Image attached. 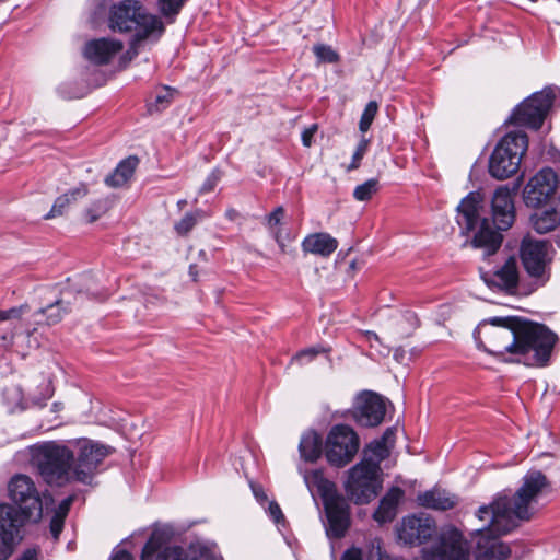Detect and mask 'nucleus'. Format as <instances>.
Segmentation results:
<instances>
[{"label": "nucleus", "mask_w": 560, "mask_h": 560, "mask_svg": "<svg viewBox=\"0 0 560 560\" xmlns=\"http://www.w3.org/2000/svg\"><path fill=\"white\" fill-rule=\"evenodd\" d=\"M299 452L302 459L308 463L316 462L323 453L322 436L315 431L305 432L301 436Z\"/></svg>", "instance_id": "a878e982"}, {"label": "nucleus", "mask_w": 560, "mask_h": 560, "mask_svg": "<svg viewBox=\"0 0 560 560\" xmlns=\"http://www.w3.org/2000/svg\"><path fill=\"white\" fill-rule=\"evenodd\" d=\"M338 248V241L326 232L308 234L302 242L304 253L329 257Z\"/></svg>", "instance_id": "4be33fe9"}, {"label": "nucleus", "mask_w": 560, "mask_h": 560, "mask_svg": "<svg viewBox=\"0 0 560 560\" xmlns=\"http://www.w3.org/2000/svg\"><path fill=\"white\" fill-rule=\"evenodd\" d=\"M397 326L401 328L399 332L400 338L409 337L419 326L418 316L411 311H406L397 320Z\"/></svg>", "instance_id": "473e14b6"}, {"label": "nucleus", "mask_w": 560, "mask_h": 560, "mask_svg": "<svg viewBox=\"0 0 560 560\" xmlns=\"http://www.w3.org/2000/svg\"><path fill=\"white\" fill-rule=\"evenodd\" d=\"M558 341L557 334L546 325L523 319L516 332L513 357L502 359V362L527 366H547Z\"/></svg>", "instance_id": "7ed1b4c3"}, {"label": "nucleus", "mask_w": 560, "mask_h": 560, "mask_svg": "<svg viewBox=\"0 0 560 560\" xmlns=\"http://www.w3.org/2000/svg\"><path fill=\"white\" fill-rule=\"evenodd\" d=\"M30 463L49 486L62 487L72 481L73 451L55 441L28 446Z\"/></svg>", "instance_id": "39448f33"}, {"label": "nucleus", "mask_w": 560, "mask_h": 560, "mask_svg": "<svg viewBox=\"0 0 560 560\" xmlns=\"http://www.w3.org/2000/svg\"><path fill=\"white\" fill-rule=\"evenodd\" d=\"M395 435V430L393 428H387L385 430V432L383 433V436L380 441H384V443L386 444V442L392 439L393 436Z\"/></svg>", "instance_id": "13d9d810"}, {"label": "nucleus", "mask_w": 560, "mask_h": 560, "mask_svg": "<svg viewBox=\"0 0 560 560\" xmlns=\"http://www.w3.org/2000/svg\"><path fill=\"white\" fill-rule=\"evenodd\" d=\"M284 217V209L282 207H277L268 217L267 221L269 226L278 225L281 223V220Z\"/></svg>", "instance_id": "3c124183"}, {"label": "nucleus", "mask_w": 560, "mask_h": 560, "mask_svg": "<svg viewBox=\"0 0 560 560\" xmlns=\"http://www.w3.org/2000/svg\"><path fill=\"white\" fill-rule=\"evenodd\" d=\"M388 456V450L384 441H373L371 442L366 450L364 451V457L371 458L373 463H377L380 466L381 462L384 460Z\"/></svg>", "instance_id": "e433bc0d"}, {"label": "nucleus", "mask_w": 560, "mask_h": 560, "mask_svg": "<svg viewBox=\"0 0 560 560\" xmlns=\"http://www.w3.org/2000/svg\"><path fill=\"white\" fill-rule=\"evenodd\" d=\"M555 98L556 94L551 88L533 93L513 109L510 122L538 130L552 107Z\"/></svg>", "instance_id": "9b49d317"}, {"label": "nucleus", "mask_w": 560, "mask_h": 560, "mask_svg": "<svg viewBox=\"0 0 560 560\" xmlns=\"http://www.w3.org/2000/svg\"><path fill=\"white\" fill-rule=\"evenodd\" d=\"M386 413V404L382 396L373 392L361 393L354 402L352 416L361 427L380 425Z\"/></svg>", "instance_id": "f3484780"}, {"label": "nucleus", "mask_w": 560, "mask_h": 560, "mask_svg": "<svg viewBox=\"0 0 560 560\" xmlns=\"http://www.w3.org/2000/svg\"><path fill=\"white\" fill-rule=\"evenodd\" d=\"M61 409H63L62 402H54L52 404V411L57 412V411H60Z\"/></svg>", "instance_id": "680f3d73"}, {"label": "nucleus", "mask_w": 560, "mask_h": 560, "mask_svg": "<svg viewBox=\"0 0 560 560\" xmlns=\"http://www.w3.org/2000/svg\"><path fill=\"white\" fill-rule=\"evenodd\" d=\"M495 282L499 287L511 290L516 288L518 283V267L514 256H510L504 265L493 273Z\"/></svg>", "instance_id": "c85d7f7f"}, {"label": "nucleus", "mask_w": 560, "mask_h": 560, "mask_svg": "<svg viewBox=\"0 0 560 560\" xmlns=\"http://www.w3.org/2000/svg\"><path fill=\"white\" fill-rule=\"evenodd\" d=\"M528 148V138L524 131L508 132L495 145L489 158V174L503 180L520 170L523 155Z\"/></svg>", "instance_id": "6e6552de"}, {"label": "nucleus", "mask_w": 560, "mask_h": 560, "mask_svg": "<svg viewBox=\"0 0 560 560\" xmlns=\"http://www.w3.org/2000/svg\"><path fill=\"white\" fill-rule=\"evenodd\" d=\"M202 215H203V212L201 210H196L195 212H187L175 224V231L180 236L187 235L194 229V226L197 224L198 220L202 218Z\"/></svg>", "instance_id": "c9c22d12"}, {"label": "nucleus", "mask_w": 560, "mask_h": 560, "mask_svg": "<svg viewBox=\"0 0 560 560\" xmlns=\"http://www.w3.org/2000/svg\"><path fill=\"white\" fill-rule=\"evenodd\" d=\"M89 194V188L85 184H80L79 186L69 189L63 195L59 196L50 211L44 217L46 220L56 218L58 215H62L66 209L77 200L85 197Z\"/></svg>", "instance_id": "393cba45"}, {"label": "nucleus", "mask_w": 560, "mask_h": 560, "mask_svg": "<svg viewBox=\"0 0 560 560\" xmlns=\"http://www.w3.org/2000/svg\"><path fill=\"white\" fill-rule=\"evenodd\" d=\"M557 175L549 168L540 170L534 175L523 189V199L527 207L538 208L545 205L555 194Z\"/></svg>", "instance_id": "2eb2a0df"}, {"label": "nucleus", "mask_w": 560, "mask_h": 560, "mask_svg": "<svg viewBox=\"0 0 560 560\" xmlns=\"http://www.w3.org/2000/svg\"><path fill=\"white\" fill-rule=\"evenodd\" d=\"M268 512L275 523L280 524L281 522L284 521V515L281 511V508L279 506V504L277 502L271 501L269 503Z\"/></svg>", "instance_id": "8fccbe9b"}, {"label": "nucleus", "mask_w": 560, "mask_h": 560, "mask_svg": "<svg viewBox=\"0 0 560 560\" xmlns=\"http://www.w3.org/2000/svg\"><path fill=\"white\" fill-rule=\"evenodd\" d=\"M75 500V495L74 494H71L67 498H65L57 506L55 513H54V516H59L60 518H63L66 520L69 511H70V508L73 503V501Z\"/></svg>", "instance_id": "de8ad7c7"}, {"label": "nucleus", "mask_w": 560, "mask_h": 560, "mask_svg": "<svg viewBox=\"0 0 560 560\" xmlns=\"http://www.w3.org/2000/svg\"><path fill=\"white\" fill-rule=\"evenodd\" d=\"M110 560H133L132 556L126 550L117 551Z\"/></svg>", "instance_id": "4d7b16f0"}, {"label": "nucleus", "mask_w": 560, "mask_h": 560, "mask_svg": "<svg viewBox=\"0 0 560 560\" xmlns=\"http://www.w3.org/2000/svg\"><path fill=\"white\" fill-rule=\"evenodd\" d=\"M160 560H188L182 547L173 546L165 548L160 555Z\"/></svg>", "instance_id": "c03bdc74"}, {"label": "nucleus", "mask_w": 560, "mask_h": 560, "mask_svg": "<svg viewBox=\"0 0 560 560\" xmlns=\"http://www.w3.org/2000/svg\"><path fill=\"white\" fill-rule=\"evenodd\" d=\"M327 351L328 350H326L322 346L306 348V349H303V350L299 351L292 358V362H298L299 364H305L307 362L313 361L318 354L327 352Z\"/></svg>", "instance_id": "a19ab883"}, {"label": "nucleus", "mask_w": 560, "mask_h": 560, "mask_svg": "<svg viewBox=\"0 0 560 560\" xmlns=\"http://www.w3.org/2000/svg\"><path fill=\"white\" fill-rule=\"evenodd\" d=\"M176 92L175 89L166 85L155 89L148 100V112L153 114L166 109L174 101Z\"/></svg>", "instance_id": "7c9ffc66"}, {"label": "nucleus", "mask_w": 560, "mask_h": 560, "mask_svg": "<svg viewBox=\"0 0 560 560\" xmlns=\"http://www.w3.org/2000/svg\"><path fill=\"white\" fill-rule=\"evenodd\" d=\"M359 447L360 439L357 432L350 425L336 424L327 435L325 456L331 466L345 467L352 462Z\"/></svg>", "instance_id": "ddd939ff"}, {"label": "nucleus", "mask_w": 560, "mask_h": 560, "mask_svg": "<svg viewBox=\"0 0 560 560\" xmlns=\"http://www.w3.org/2000/svg\"><path fill=\"white\" fill-rule=\"evenodd\" d=\"M308 486L317 489L322 497L328 520L327 535L334 538H341L350 525V505L347 500L338 493L334 482L324 477L322 471L314 470L305 477Z\"/></svg>", "instance_id": "0eeeda50"}, {"label": "nucleus", "mask_w": 560, "mask_h": 560, "mask_svg": "<svg viewBox=\"0 0 560 560\" xmlns=\"http://www.w3.org/2000/svg\"><path fill=\"white\" fill-rule=\"evenodd\" d=\"M65 292L60 299H57L52 303L48 304L45 307H40L35 316L42 315L45 316V323L48 326L56 325L62 320L65 315L70 312L71 302L65 298Z\"/></svg>", "instance_id": "cd10ccee"}, {"label": "nucleus", "mask_w": 560, "mask_h": 560, "mask_svg": "<svg viewBox=\"0 0 560 560\" xmlns=\"http://www.w3.org/2000/svg\"><path fill=\"white\" fill-rule=\"evenodd\" d=\"M254 494H255V497H256L258 500H266V499H267V497H266V494L264 493L262 489H259V490L254 489Z\"/></svg>", "instance_id": "bf43d9fd"}, {"label": "nucleus", "mask_w": 560, "mask_h": 560, "mask_svg": "<svg viewBox=\"0 0 560 560\" xmlns=\"http://www.w3.org/2000/svg\"><path fill=\"white\" fill-rule=\"evenodd\" d=\"M28 310L30 306L27 304H22L9 310H0V322L9 320L12 318H20Z\"/></svg>", "instance_id": "a18cd8bd"}, {"label": "nucleus", "mask_w": 560, "mask_h": 560, "mask_svg": "<svg viewBox=\"0 0 560 560\" xmlns=\"http://www.w3.org/2000/svg\"><path fill=\"white\" fill-rule=\"evenodd\" d=\"M313 51L322 62L335 63L339 60L338 54L328 45H315Z\"/></svg>", "instance_id": "79ce46f5"}, {"label": "nucleus", "mask_w": 560, "mask_h": 560, "mask_svg": "<svg viewBox=\"0 0 560 560\" xmlns=\"http://www.w3.org/2000/svg\"><path fill=\"white\" fill-rule=\"evenodd\" d=\"M435 532L436 525L432 517L424 514L409 515L402 518L398 539L405 545L419 546L431 539Z\"/></svg>", "instance_id": "6ab92c4d"}, {"label": "nucleus", "mask_w": 560, "mask_h": 560, "mask_svg": "<svg viewBox=\"0 0 560 560\" xmlns=\"http://www.w3.org/2000/svg\"><path fill=\"white\" fill-rule=\"evenodd\" d=\"M22 517L12 504L0 503V560H8L15 545L22 539Z\"/></svg>", "instance_id": "a211bd4d"}, {"label": "nucleus", "mask_w": 560, "mask_h": 560, "mask_svg": "<svg viewBox=\"0 0 560 560\" xmlns=\"http://www.w3.org/2000/svg\"><path fill=\"white\" fill-rule=\"evenodd\" d=\"M195 268H196V266L191 265L189 267V273L192 277V279L196 281L197 280V272L195 271Z\"/></svg>", "instance_id": "e2e57ef3"}, {"label": "nucleus", "mask_w": 560, "mask_h": 560, "mask_svg": "<svg viewBox=\"0 0 560 560\" xmlns=\"http://www.w3.org/2000/svg\"><path fill=\"white\" fill-rule=\"evenodd\" d=\"M316 131H317L316 124H314L311 127L303 130L301 138H302V143L304 147L310 148L312 145L313 137Z\"/></svg>", "instance_id": "603ef678"}, {"label": "nucleus", "mask_w": 560, "mask_h": 560, "mask_svg": "<svg viewBox=\"0 0 560 560\" xmlns=\"http://www.w3.org/2000/svg\"><path fill=\"white\" fill-rule=\"evenodd\" d=\"M187 1L188 0H159L160 13L165 19H168L170 22H174Z\"/></svg>", "instance_id": "72a5a7b5"}, {"label": "nucleus", "mask_w": 560, "mask_h": 560, "mask_svg": "<svg viewBox=\"0 0 560 560\" xmlns=\"http://www.w3.org/2000/svg\"><path fill=\"white\" fill-rule=\"evenodd\" d=\"M110 206L112 202L108 198L93 201L91 206L85 210L88 221L90 223L95 222L109 210Z\"/></svg>", "instance_id": "4c0bfd02"}, {"label": "nucleus", "mask_w": 560, "mask_h": 560, "mask_svg": "<svg viewBox=\"0 0 560 560\" xmlns=\"http://www.w3.org/2000/svg\"><path fill=\"white\" fill-rule=\"evenodd\" d=\"M138 164L139 159L136 155L124 159L118 163L113 173L105 177V184L113 188L124 186L133 176Z\"/></svg>", "instance_id": "b1692460"}, {"label": "nucleus", "mask_w": 560, "mask_h": 560, "mask_svg": "<svg viewBox=\"0 0 560 560\" xmlns=\"http://www.w3.org/2000/svg\"><path fill=\"white\" fill-rule=\"evenodd\" d=\"M381 466L371 458L364 457L348 471L345 491L355 504H368L378 494L381 489Z\"/></svg>", "instance_id": "9d476101"}, {"label": "nucleus", "mask_w": 560, "mask_h": 560, "mask_svg": "<svg viewBox=\"0 0 560 560\" xmlns=\"http://www.w3.org/2000/svg\"><path fill=\"white\" fill-rule=\"evenodd\" d=\"M483 525L475 530L476 549L475 556L478 560H506L511 556L509 545L499 540L501 533L495 532L488 520H480Z\"/></svg>", "instance_id": "dca6fc26"}, {"label": "nucleus", "mask_w": 560, "mask_h": 560, "mask_svg": "<svg viewBox=\"0 0 560 560\" xmlns=\"http://www.w3.org/2000/svg\"><path fill=\"white\" fill-rule=\"evenodd\" d=\"M517 182L512 189L506 185L495 189L492 200V221L495 229H492L489 220L482 217L483 196L479 191L469 192L457 206L456 221L463 234L475 231L471 244L476 248L490 256L501 247L503 236L502 231L509 230L515 220V208L513 202V192L518 188Z\"/></svg>", "instance_id": "f257e3e1"}, {"label": "nucleus", "mask_w": 560, "mask_h": 560, "mask_svg": "<svg viewBox=\"0 0 560 560\" xmlns=\"http://www.w3.org/2000/svg\"><path fill=\"white\" fill-rule=\"evenodd\" d=\"M109 447L83 440L78 442L71 464L72 481L91 485L100 465L109 455Z\"/></svg>", "instance_id": "4468645a"}, {"label": "nucleus", "mask_w": 560, "mask_h": 560, "mask_svg": "<svg viewBox=\"0 0 560 560\" xmlns=\"http://www.w3.org/2000/svg\"><path fill=\"white\" fill-rule=\"evenodd\" d=\"M378 189V180L376 178H370L354 188L353 198L358 201H368L372 199Z\"/></svg>", "instance_id": "2f4dec72"}, {"label": "nucleus", "mask_w": 560, "mask_h": 560, "mask_svg": "<svg viewBox=\"0 0 560 560\" xmlns=\"http://www.w3.org/2000/svg\"><path fill=\"white\" fill-rule=\"evenodd\" d=\"M377 110H378V104L375 102V101H370L366 105H365V108L361 115V118H360V121H359V129L361 132H366L376 114H377Z\"/></svg>", "instance_id": "58836bf2"}, {"label": "nucleus", "mask_w": 560, "mask_h": 560, "mask_svg": "<svg viewBox=\"0 0 560 560\" xmlns=\"http://www.w3.org/2000/svg\"><path fill=\"white\" fill-rule=\"evenodd\" d=\"M188 560H221L208 547L203 545H191L187 553Z\"/></svg>", "instance_id": "ea45409f"}, {"label": "nucleus", "mask_w": 560, "mask_h": 560, "mask_svg": "<svg viewBox=\"0 0 560 560\" xmlns=\"http://www.w3.org/2000/svg\"><path fill=\"white\" fill-rule=\"evenodd\" d=\"M366 337H368L369 341H372V340L378 341V336L374 331H368Z\"/></svg>", "instance_id": "052dcab7"}, {"label": "nucleus", "mask_w": 560, "mask_h": 560, "mask_svg": "<svg viewBox=\"0 0 560 560\" xmlns=\"http://www.w3.org/2000/svg\"><path fill=\"white\" fill-rule=\"evenodd\" d=\"M63 525H65L63 518L52 515L49 528H50V533H51V536L55 541H57L59 539V536L63 529Z\"/></svg>", "instance_id": "09e8293b"}, {"label": "nucleus", "mask_w": 560, "mask_h": 560, "mask_svg": "<svg viewBox=\"0 0 560 560\" xmlns=\"http://www.w3.org/2000/svg\"><path fill=\"white\" fill-rule=\"evenodd\" d=\"M523 318L517 316L491 317L482 320L474 331L479 349L485 350L498 360L513 357L516 332Z\"/></svg>", "instance_id": "423d86ee"}, {"label": "nucleus", "mask_w": 560, "mask_h": 560, "mask_svg": "<svg viewBox=\"0 0 560 560\" xmlns=\"http://www.w3.org/2000/svg\"><path fill=\"white\" fill-rule=\"evenodd\" d=\"M560 2V0H558Z\"/></svg>", "instance_id": "0e129e2a"}, {"label": "nucleus", "mask_w": 560, "mask_h": 560, "mask_svg": "<svg viewBox=\"0 0 560 560\" xmlns=\"http://www.w3.org/2000/svg\"><path fill=\"white\" fill-rule=\"evenodd\" d=\"M9 497L15 505H12L15 512L22 517V527L33 518L38 521L43 515V504L52 502V497L48 491L40 495L33 479L23 474H18L11 478L8 485Z\"/></svg>", "instance_id": "1a4fd4ad"}, {"label": "nucleus", "mask_w": 560, "mask_h": 560, "mask_svg": "<svg viewBox=\"0 0 560 560\" xmlns=\"http://www.w3.org/2000/svg\"><path fill=\"white\" fill-rule=\"evenodd\" d=\"M530 222L535 231L540 234L552 231L560 224V203L534 213L530 217Z\"/></svg>", "instance_id": "bb28decb"}, {"label": "nucleus", "mask_w": 560, "mask_h": 560, "mask_svg": "<svg viewBox=\"0 0 560 560\" xmlns=\"http://www.w3.org/2000/svg\"><path fill=\"white\" fill-rule=\"evenodd\" d=\"M38 552L36 549H27L18 560H37Z\"/></svg>", "instance_id": "6e6d98bb"}, {"label": "nucleus", "mask_w": 560, "mask_h": 560, "mask_svg": "<svg viewBox=\"0 0 560 560\" xmlns=\"http://www.w3.org/2000/svg\"><path fill=\"white\" fill-rule=\"evenodd\" d=\"M341 560H363L362 551L359 548H350L345 551Z\"/></svg>", "instance_id": "5fc2aeb1"}, {"label": "nucleus", "mask_w": 560, "mask_h": 560, "mask_svg": "<svg viewBox=\"0 0 560 560\" xmlns=\"http://www.w3.org/2000/svg\"><path fill=\"white\" fill-rule=\"evenodd\" d=\"M222 174L223 173L221 170L214 168L209 174V176L206 178L205 183L202 184V186L200 188V192L205 194V192L212 191L215 188L217 184L220 182Z\"/></svg>", "instance_id": "49530a36"}, {"label": "nucleus", "mask_w": 560, "mask_h": 560, "mask_svg": "<svg viewBox=\"0 0 560 560\" xmlns=\"http://www.w3.org/2000/svg\"><path fill=\"white\" fill-rule=\"evenodd\" d=\"M548 488L549 482L541 471H528L513 497L498 495L490 504L481 505L476 516L478 520H488L495 532L509 534L532 520L534 505Z\"/></svg>", "instance_id": "f03ea898"}, {"label": "nucleus", "mask_w": 560, "mask_h": 560, "mask_svg": "<svg viewBox=\"0 0 560 560\" xmlns=\"http://www.w3.org/2000/svg\"><path fill=\"white\" fill-rule=\"evenodd\" d=\"M417 500L419 505L433 510L446 511L455 505V501L440 490H429L420 493Z\"/></svg>", "instance_id": "c756f323"}, {"label": "nucleus", "mask_w": 560, "mask_h": 560, "mask_svg": "<svg viewBox=\"0 0 560 560\" xmlns=\"http://www.w3.org/2000/svg\"><path fill=\"white\" fill-rule=\"evenodd\" d=\"M402 498L404 491L399 487L390 488L381 499L373 518L380 524L392 522L396 517L398 504Z\"/></svg>", "instance_id": "5701e85b"}, {"label": "nucleus", "mask_w": 560, "mask_h": 560, "mask_svg": "<svg viewBox=\"0 0 560 560\" xmlns=\"http://www.w3.org/2000/svg\"><path fill=\"white\" fill-rule=\"evenodd\" d=\"M521 259L527 275L538 285H544L550 278L552 245L546 241L524 238L521 244Z\"/></svg>", "instance_id": "f8f14e48"}, {"label": "nucleus", "mask_w": 560, "mask_h": 560, "mask_svg": "<svg viewBox=\"0 0 560 560\" xmlns=\"http://www.w3.org/2000/svg\"><path fill=\"white\" fill-rule=\"evenodd\" d=\"M369 144H370V140L364 137L359 141L357 149L352 155L351 163L347 166L348 172L359 168V166L361 164V160L368 152Z\"/></svg>", "instance_id": "37998d69"}, {"label": "nucleus", "mask_w": 560, "mask_h": 560, "mask_svg": "<svg viewBox=\"0 0 560 560\" xmlns=\"http://www.w3.org/2000/svg\"><path fill=\"white\" fill-rule=\"evenodd\" d=\"M15 334L13 331L0 335V350L8 351L14 343Z\"/></svg>", "instance_id": "864d4df0"}, {"label": "nucleus", "mask_w": 560, "mask_h": 560, "mask_svg": "<svg viewBox=\"0 0 560 560\" xmlns=\"http://www.w3.org/2000/svg\"><path fill=\"white\" fill-rule=\"evenodd\" d=\"M432 551L440 560L469 559L468 542L455 527H446L440 533Z\"/></svg>", "instance_id": "aec40b11"}, {"label": "nucleus", "mask_w": 560, "mask_h": 560, "mask_svg": "<svg viewBox=\"0 0 560 560\" xmlns=\"http://www.w3.org/2000/svg\"><path fill=\"white\" fill-rule=\"evenodd\" d=\"M108 26L114 32L135 33V40L159 38L165 31L162 20L147 11L138 0H122L109 10Z\"/></svg>", "instance_id": "20e7f679"}, {"label": "nucleus", "mask_w": 560, "mask_h": 560, "mask_svg": "<svg viewBox=\"0 0 560 560\" xmlns=\"http://www.w3.org/2000/svg\"><path fill=\"white\" fill-rule=\"evenodd\" d=\"M163 546V534L154 530L142 548L141 560H153L155 553Z\"/></svg>", "instance_id": "f704fd0d"}, {"label": "nucleus", "mask_w": 560, "mask_h": 560, "mask_svg": "<svg viewBox=\"0 0 560 560\" xmlns=\"http://www.w3.org/2000/svg\"><path fill=\"white\" fill-rule=\"evenodd\" d=\"M122 47L118 39L98 38L86 43L84 56L93 63L107 65Z\"/></svg>", "instance_id": "412c9836"}]
</instances>
